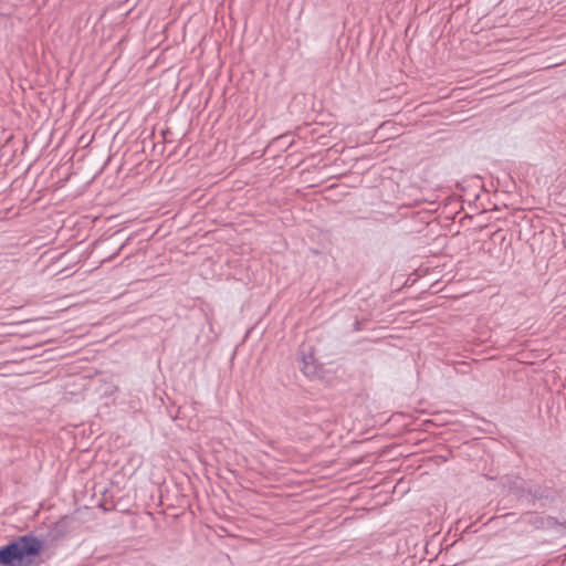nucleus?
<instances>
[{"label": "nucleus", "instance_id": "nucleus-5", "mask_svg": "<svg viewBox=\"0 0 566 566\" xmlns=\"http://www.w3.org/2000/svg\"><path fill=\"white\" fill-rule=\"evenodd\" d=\"M301 369L305 376L315 377L318 375L321 368L316 365L314 356L310 354L303 355Z\"/></svg>", "mask_w": 566, "mask_h": 566}, {"label": "nucleus", "instance_id": "nucleus-8", "mask_svg": "<svg viewBox=\"0 0 566 566\" xmlns=\"http://www.w3.org/2000/svg\"><path fill=\"white\" fill-rule=\"evenodd\" d=\"M361 328H363V327H361V322H360L359 319H356V321L354 322V324H353V331H355V332H359V331H361Z\"/></svg>", "mask_w": 566, "mask_h": 566}, {"label": "nucleus", "instance_id": "nucleus-3", "mask_svg": "<svg viewBox=\"0 0 566 566\" xmlns=\"http://www.w3.org/2000/svg\"><path fill=\"white\" fill-rule=\"evenodd\" d=\"M530 486L531 484L520 476H515L509 482V491L523 502L526 500L527 489H530Z\"/></svg>", "mask_w": 566, "mask_h": 566}, {"label": "nucleus", "instance_id": "nucleus-6", "mask_svg": "<svg viewBox=\"0 0 566 566\" xmlns=\"http://www.w3.org/2000/svg\"><path fill=\"white\" fill-rule=\"evenodd\" d=\"M178 505H179V509H187L190 506V501L186 495L179 494Z\"/></svg>", "mask_w": 566, "mask_h": 566}, {"label": "nucleus", "instance_id": "nucleus-13", "mask_svg": "<svg viewBox=\"0 0 566 566\" xmlns=\"http://www.w3.org/2000/svg\"><path fill=\"white\" fill-rule=\"evenodd\" d=\"M188 88H190V85H187V88H185L184 94H187Z\"/></svg>", "mask_w": 566, "mask_h": 566}, {"label": "nucleus", "instance_id": "nucleus-9", "mask_svg": "<svg viewBox=\"0 0 566 566\" xmlns=\"http://www.w3.org/2000/svg\"><path fill=\"white\" fill-rule=\"evenodd\" d=\"M549 520L554 523V524H559L562 525L564 528H566V521H564L563 523H559L558 520L556 517H549Z\"/></svg>", "mask_w": 566, "mask_h": 566}, {"label": "nucleus", "instance_id": "nucleus-4", "mask_svg": "<svg viewBox=\"0 0 566 566\" xmlns=\"http://www.w3.org/2000/svg\"><path fill=\"white\" fill-rule=\"evenodd\" d=\"M67 517H62L50 527L49 536L51 541H59L67 534Z\"/></svg>", "mask_w": 566, "mask_h": 566}, {"label": "nucleus", "instance_id": "nucleus-15", "mask_svg": "<svg viewBox=\"0 0 566 566\" xmlns=\"http://www.w3.org/2000/svg\"><path fill=\"white\" fill-rule=\"evenodd\" d=\"M188 88H190V85H187V88H185L184 94H187Z\"/></svg>", "mask_w": 566, "mask_h": 566}, {"label": "nucleus", "instance_id": "nucleus-2", "mask_svg": "<svg viewBox=\"0 0 566 566\" xmlns=\"http://www.w3.org/2000/svg\"><path fill=\"white\" fill-rule=\"evenodd\" d=\"M554 499L555 496L549 488L535 484L527 489L525 502L528 505H535L536 501H553Z\"/></svg>", "mask_w": 566, "mask_h": 566}, {"label": "nucleus", "instance_id": "nucleus-14", "mask_svg": "<svg viewBox=\"0 0 566 566\" xmlns=\"http://www.w3.org/2000/svg\"><path fill=\"white\" fill-rule=\"evenodd\" d=\"M188 88H190V85H187V88H185L184 94H187Z\"/></svg>", "mask_w": 566, "mask_h": 566}, {"label": "nucleus", "instance_id": "nucleus-7", "mask_svg": "<svg viewBox=\"0 0 566 566\" xmlns=\"http://www.w3.org/2000/svg\"><path fill=\"white\" fill-rule=\"evenodd\" d=\"M177 169L172 166H167L165 169L164 176L168 178V181L172 180L175 177Z\"/></svg>", "mask_w": 566, "mask_h": 566}, {"label": "nucleus", "instance_id": "nucleus-12", "mask_svg": "<svg viewBox=\"0 0 566 566\" xmlns=\"http://www.w3.org/2000/svg\"><path fill=\"white\" fill-rule=\"evenodd\" d=\"M184 479L189 482V476L187 474H184Z\"/></svg>", "mask_w": 566, "mask_h": 566}, {"label": "nucleus", "instance_id": "nucleus-1", "mask_svg": "<svg viewBox=\"0 0 566 566\" xmlns=\"http://www.w3.org/2000/svg\"><path fill=\"white\" fill-rule=\"evenodd\" d=\"M45 549V542L33 533L13 537L0 546V566H39Z\"/></svg>", "mask_w": 566, "mask_h": 566}, {"label": "nucleus", "instance_id": "nucleus-11", "mask_svg": "<svg viewBox=\"0 0 566 566\" xmlns=\"http://www.w3.org/2000/svg\"><path fill=\"white\" fill-rule=\"evenodd\" d=\"M182 146H184V140H182V138H179V144H178L179 149H180Z\"/></svg>", "mask_w": 566, "mask_h": 566}, {"label": "nucleus", "instance_id": "nucleus-10", "mask_svg": "<svg viewBox=\"0 0 566 566\" xmlns=\"http://www.w3.org/2000/svg\"><path fill=\"white\" fill-rule=\"evenodd\" d=\"M191 515H192V512L187 513V512L184 511V512L178 514V517L179 518H181V517L186 518V517H190Z\"/></svg>", "mask_w": 566, "mask_h": 566}]
</instances>
